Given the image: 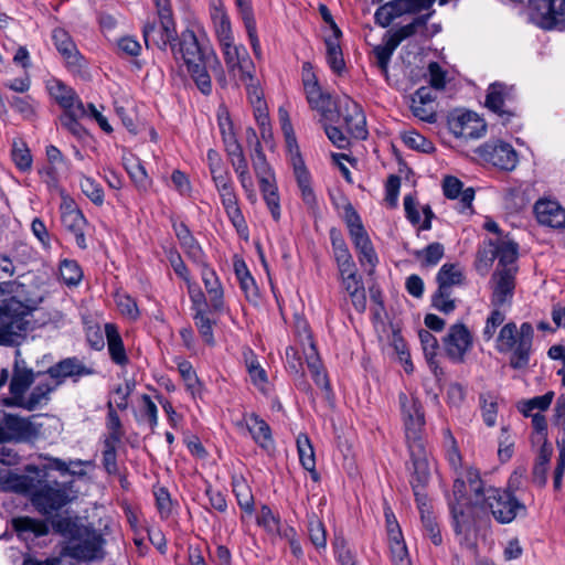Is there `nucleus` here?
I'll return each mask as SVG.
<instances>
[{
	"label": "nucleus",
	"instance_id": "obj_34",
	"mask_svg": "<svg viewBox=\"0 0 565 565\" xmlns=\"http://www.w3.org/2000/svg\"><path fill=\"white\" fill-rule=\"evenodd\" d=\"M291 161L302 200L306 204L312 205L316 202V196L310 184V174L299 152L292 156Z\"/></svg>",
	"mask_w": 565,
	"mask_h": 565
},
{
	"label": "nucleus",
	"instance_id": "obj_6",
	"mask_svg": "<svg viewBox=\"0 0 565 565\" xmlns=\"http://www.w3.org/2000/svg\"><path fill=\"white\" fill-rule=\"evenodd\" d=\"M28 308L15 297L0 305V344H13L28 330Z\"/></svg>",
	"mask_w": 565,
	"mask_h": 565
},
{
	"label": "nucleus",
	"instance_id": "obj_30",
	"mask_svg": "<svg viewBox=\"0 0 565 565\" xmlns=\"http://www.w3.org/2000/svg\"><path fill=\"white\" fill-rule=\"evenodd\" d=\"M245 423L246 428L257 445L267 451L274 448L270 427L264 419L257 414L252 413L245 418Z\"/></svg>",
	"mask_w": 565,
	"mask_h": 565
},
{
	"label": "nucleus",
	"instance_id": "obj_55",
	"mask_svg": "<svg viewBox=\"0 0 565 565\" xmlns=\"http://www.w3.org/2000/svg\"><path fill=\"white\" fill-rule=\"evenodd\" d=\"M82 192L96 205L104 203V190L102 185L89 177H83L79 182Z\"/></svg>",
	"mask_w": 565,
	"mask_h": 565
},
{
	"label": "nucleus",
	"instance_id": "obj_33",
	"mask_svg": "<svg viewBox=\"0 0 565 565\" xmlns=\"http://www.w3.org/2000/svg\"><path fill=\"white\" fill-rule=\"evenodd\" d=\"M105 334L111 361L120 366L126 365L129 360L126 354L122 339L118 332V328L113 323H106Z\"/></svg>",
	"mask_w": 565,
	"mask_h": 565
},
{
	"label": "nucleus",
	"instance_id": "obj_53",
	"mask_svg": "<svg viewBox=\"0 0 565 565\" xmlns=\"http://www.w3.org/2000/svg\"><path fill=\"white\" fill-rule=\"evenodd\" d=\"M308 533L311 543L317 548H324L327 545V532L323 523L316 514H311L308 519Z\"/></svg>",
	"mask_w": 565,
	"mask_h": 565
},
{
	"label": "nucleus",
	"instance_id": "obj_37",
	"mask_svg": "<svg viewBox=\"0 0 565 565\" xmlns=\"http://www.w3.org/2000/svg\"><path fill=\"white\" fill-rule=\"evenodd\" d=\"M87 110L84 105L75 106L74 110L64 111L60 116L61 126L78 139H83L87 132L78 119L85 117Z\"/></svg>",
	"mask_w": 565,
	"mask_h": 565
},
{
	"label": "nucleus",
	"instance_id": "obj_35",
	"mask_svg": "<svg viewBox=\"0 0 565 565\" xmlns=\"http://www.w3.org/2000/svg\"><path fill=\"white\" fill-rule=\"evenodd\" d=\"M239 17L244 23L247 36L256 58H262V47L257 35L256 20L253 9H249L246 2L239 0Z\"/></svg>",
	"mask_w": 565,
	"mask_h": 565
},
{
	"label": "nucleus",
	"instance_id": "obj_56",
	"mask_svg": "<svg viewBox=\"0 0 565 565\" xmlns=\"http://www.w3.org/2000/svg\"><path fill=\"white\" fill-rule=\"evenodd\" d=\"M436 0H397L403 15L404 14H423L422 12H435L431 8Z\"/></svg>",
	"mask_w": 565,
	"mask_h": 565
},
{
	"label": "nucleus",
	"instance_id": "obj_2",
	"mask_svg": "<svg viewBox=\"0 0 565 565\" xmlns=\"http://www.w3.org/2000/svg\"><path fill=\"white\" fill-rule=\"evenodd\" d=\"M505 315L500 308L494 307L486 320L482 330L484 341L493 339L497 329L501 327L495 339V350L502 354H510L509 366L513 370H524L530 365L533 351L534 328L530 322H523L520 327L510 321L505 324Z\"/></svg>",
	"mask_w": 565,
	"mask_h": 565
},
{
	"label": "nucleus",
	"instance_id": "obj_50",
	"mask_svg": "<svg viewBox=\"0 0 565 565\" xmlns=\"http://www.w3.org/2000/svg\"><path fill=\"white\" fill-rule=\"evenodd\" d=\"M403 15L399 6L397 4V0H392L381 6L374 13L375 23L386 28L391 24V22Z\"/></svg>",
	"mask_w": 565,
	"mask_h": 565
},
{
	"label": "nucleus",
	"instance_id": "obj_54",
	"mask_svg": "<svg viewBox=\"0 0 565 565\" xmlns=\"http://www.w3.org/2000/svg\"><path fill=\"white\" fill-rule=\"evenodd\" d=\"M117 440H104L103 459L102 463L108 475H117L119 472L117 465Z\"/></svg>",
	"mask_w": 565,
	"mask_h": 565
},
{
	"label": "nucleus",
	"instance_id": "obj_47",
	"mask_svg": "<svg viewBox=\"0 0 565 565\" xmlns=\"http://www.w3.org/2000/svg\"><path fill=\"white\" fill-rule=\"evenodd\" d=\"M425 359L429 366L436 372L438 364L436 362L437 350L439 348L437 339L428 330H420L418 333Z\"/></svg>",
	"mask_w": 565,
	"mask_h": 565
},
{
	"label": "nucleus",
	"instance_id": "obj_31",
	"mask_svg": "<svg viewBox=\"0 0 565 565\" xmlns=\"http://www.w3.org/2000/svg\"><path fill=\"white\" fill-rule=\"evenodd\" d=\"M7 440L25 441L34 436V427L28 419L8 414L3 423Z\"/></svg>",
	"mask_w": 565,
	"mask_h": 565
},
{
	"label": "nucleus",
	"instance_id": "obj_41",
	"mask_svg": "<svg viewBox=\"0 0 565 565\" xmlns=\"http://www.w3.org/2000/svg\"><path fill=\"white\" fill-rule=\"evenodd\" d=\"M297 449L301 466L312 475L313 480H318L316 472L315 451L311 441L307 435H299L297 438Z\"/></svg>",
	"mask_w": 565,
	"mask_h": 565
},
{
	"label": "nucleus",
	"instance_id": "obj_15",
	"mask_svg": "<svg viewBox=\"0 0 565 565\" xmlns=\"http://www.w3.org/2000/svg\"><path fill=\"white\" fill-rule=\"evenodd\" d=\"M142 33L148 49L157 47L164 51L177 41L174 21L167 19V17H163V20H159V22H147L143 25Z\"/></svg>",
	"mask_w": 565,
	"mask_h": 565
},
{
	"label": "nucleus",
	"instance_id": "obj_40",
	"mask_svg": "<svg viewBox=\"0 0 565 565\" xmlns=\"http://www.w3.org/2000/svg\"><path fill=\"white\" fill-rule=\"evenodd\" d=\"M305 94L310 107L321 113L322 116L328 117L332 105L331 95L323 93L319 84L305 89Z\"/></svg>",
	"mask_w": 565,
	"mask_h": 565
},
{
	"label": "nucleus",
	"instance_id": "obj_51",
	"mask_svg": "<svg viewBox=\"0 0 565 565\" xmlns=\"http://www.w3.org/2000/svg\"><path fill=\"white\" fill-rule=\"evenodd\" d=\"M233 492L237 499L238 505L246 512H252L254 507V498L250 489L243 478L233 480Z\"/></svg>",
	"mask_w": 565,
	"mask_h": 565
},
{
	"label": "nucleus",
	"instance_id": "obj_61",
	"mask_svg": "<svg viewBox=\"0 0 565 565\" xmlns=\"http://www.w3.org/2000/svg\"><path fill=\"white\" fill-rule=\"evenodd\" d=\"M212 180L218 192L221 202H225L228 200H233L234 198H237L234 189V182L232 180L230 172L220 177H215Z\"/></svg>",
	"mask_w": 565,
	"mask_h": 565
},
{
	"label": "nucleus",
	"instance_id": "obj_16",
	"mask_svg": "<svg viewBox=\"0 0 565 565\" xmlns=\"http://www.w3.org/2000/svg\"><path fill=\"white\" fill-rule=\"evenodd\" d=\"M472 347V335L463 323L452 324L444 338L446 355L454 363H462Z\"/></svg>",
	"mask_w": 565,
	"mask_h": 565
},
{
	"label": "nucleus",
	"instance_id": "obj_26",
	"mask_svg": "<svg viewBox=\"0 0 565 565\" xmlns=\"http://www.w3.org/2000/svg\"><path fill=\"white\" fill-rule=\"evenodd\" d=\"M349 234L359 254L360 263L362 265L366 263L371 267H375L379 259L374 250L373 244L370 239V236L366 233L364 226L354 227L349 232Z\"/></svg>",
	"mask_w": 565,
	"mask_h": 565
},
{
	"label": "nucleus",
	"instance_id": "obj_36",
	"mask_svg": "<svg viewBox=\"0 0 565 565\" xmlns=\"http://www.w3.org/2000/svg\"><path fill=\"white\" fill-rule=\"evenodd\" d=\"M211 18L220 44L234 40L230 17L222 3L213 6L211 10Z\"/></svg>",
	"mask_w": 565,
	"mask_h": 565
},
{
	"label": "nucleus",
	"instance_id": "obj_1",
	"mask_svg": "<svg viewBox=\"0 0 565 565\" xmlns=\"http://www.w3.org/2000/svg\"><path fill=\"white\" fill-rule=\"evenodd\" d=\"M26 475H11L8 488L29 498L32 507L42 515H51L72 502V487L67 483L46 480V472L36 466H28Z\"/></svg>",
	"mask_w": 565,
	"mask_h": 565
},
{
	"label": "nucleus",
	"instance_id": "obj_29",
	"mask_svg": "<svg viewBox=\"0 0 565 565\" xmlns=\"http://www.w3.org/2000/svg\"><path fill=\"white\" fill-rule=\"evenodd\" d=\"M202 267L201 276L210 298V303L213 310L221 311L224 306L223 301V288L215 271L207 266L204 260L203 264H198Z\"/></svg>",
	"mask_w": 565,
	"mask_h": 565
},
{
	"label": "nucleus",
	"instance_id": "obj_43",
	"mask_svg": "<svg viewBox=\"0 0 565 565\" xmlns=\"http://www.w3.org/2000/svg\"><path fill=\"white\" fill-rule=\"evenodd\" d=\"M554 398V392L550 391L544 395L535 396L530 399L521 401L518 404V409L524 416H530L536 412L543 413L548 409Z\"/></svg>",
	"mask_w": 565,
	"mask_h": 565
},
{
	"label": "nucleus",
	"instance_id": "obj_42",
	"mask_svg": "<svg viewBox=\"0 0 565 565\" xmlns=\"http://www.w3.org/2000/svg\"><path fill=\"white\" fill-rule=\"evenodd\" d=\"M51 94L64 111L74 110L75 106L84 105L76 93L61 82L51 88Z\"/></svg>",
	"mask_w": 565,
	"mask_h": 565
},
{
	"label": "nucleus",
	"instance_id": "obj_58",
	"mask_svg": "<svg viewBox=\"0 0 565 565\" xmlns=\"http://www.w3.org/2000/svg\"><path fill=\"white\" fill-rule=\"evenodd\" d=\"M179 373L186 386V390L195 395L200 390V381L196 376V373L192 366V364L188 361H181L178 364Z\"/></svg>",
	"mask_w": 565,
	"mask_h": 565
},
{
	"label": "nucleus",
	"instance_id": "obj_32",
	"mask_svg": "<svg viewBox=\"0 0 565 565\" xmlns=\"http://www.w3.org/2000/svg\"><path fill=\"white\" fill-rule=\"evenodd\" d=\"M12 527L18 535L24 540L33 534L35 537L49 534L50 526L46 521L31 516H18L12 519Z\"/></svg>",
	"mask_w": 565,
	"mask_h": 565
},
{
	"label": "nucleus",
	"instance_id": "obj_23",
	"mask_svg": "<svg viewBox=\"0 0 565 565\" xmlns=\"http://www.w3.org/2000/svg\"><path fill=\"white\" fill-rule=\"evenodd\" d=\"M534 212L540 224L553 228L565 227V209L558 202L539 200L534 205Z\"/></svg>",
	"mask_w": 565,
	"mask_h": 565
},
{
	"label": "nucleus",
	"instance_id": "obj_5",
	"mask_svg": "<svg viewBox=\"0 0 565 565\" xmlns=\"http://www.w3.org/2000/svg\"><path fill=\"white\" fill-rule=\"evenodd\" d=\"M398 401L411 459L428 458V451L423 438L425 415L420 402L416 397L406 395L405 393L399 394Z\"/></svg>",
	"mask_w": 565,
	"mask_h": 565
},
{
	"label": "nucleus",
	"instance_id": "obj_62",
	"mask_svg": "<svg viewBox=\"0 0 565 565\" xmlns=\"http://www.w3.org/2000/svg\"><path fill=\"white\" fill-rule=\"evenodd\" d=\"M388 546L391 552L392 562L394 565H411L408 559V552L403 540L401 539H388Z\"/></svg>",
	"mask_w": 565,
	"mask_h": 565
},
{
	"label": "nucleus",
	"instance_id": "obj_11",
	"mask_svg": "<svg viewBox=\"0 0 565 565\" xmlns=\"http://www.w3.org/2000/svg\"><path fill=\"white\" fill-rule=\"evenodd\" d=\"M252 162L256 177L259 180V186L263 193V198L270 211V214L275 221H279V196L277 193V186L275 185L274 173L266 160V157L253 158Z\"/></svg>",
	"mask_w": 565,
	"mask_h": 565
},
{
	"label": "nucleus",
	"instance_id": "obj_49",
	"mask_svg": "<svg viewBox=\"0 0 565 565\" xmlns=\"http://www.w3.org/2000/svg\"><path fill=\"white\" fill-rule=\"evenodd\" d=\"M11 157L20 171H28L32 167V156L25 142L22 140H13Z\"/></svg>",
	"mask_w": 565,
	"mask_h": 565
},
{
	"label": "nucleus",
	"instance_id": "obj_8",
	"mask_svg": "<svg viewBox=\"0 0 565 565\" xmlns=\"http://www.w3.org/2000/svg\"><path fill=\"white\" fill-rule=\"evenodd\" d=\"M515 100V89L512 85L495 82L489 85L486 95V107L498 115L503 125L516 116L513 107Z\"/></svg>",
	"mask_w": 565,
	"mask_h": 565
},
{
	"label": "nucleus",
	"instance_id": "obj_57",
	"mask_svg": "<svg viewBox=\"0 0 565 565\" xmlns=\"http://www.w3.org/2000/svg\"><path fill=\"white\" fill-rule=\"evenodd\" d=\"M452 290L437 289L431 297V306L443 312L450 313L456 309V300L451 297Z\"/></svg>",
	"mask_w": 565,
	"mask_h": 565
},
{
	"label": "nucleus",
	"instance_id": "obj_28",
	"mask_svg": "<svg viewBox=\"0 0 565 565\" xmlns=\"http://www.w3.org/2000/svg\"><path fill=\"white\" fill-rule=\"evenodd\" d=\"M433 12H426L416 17L411 23L403 25L396 30H390L386 34L391 38V40L395 43V45H399L402 41L420 34L425 38L429 36L427 32V22L431 18Z\"/></svg>",
	"mask_w": 565,
	"mask_h": 565
},
{
	"label": "nucleus",
	"instance_id": "obj_60",
	"mask_svg": "<svg viewBox=\"0 0 565 565\" xmlns=\"http://www.w3.org/2000/svg\"><path fill=\"white\" fill-rule=\"evenodd\" d=\"M246 87L248 99L254 110H259L260 107L265 106L263 90L259 87L258 81L255 78V73H252V79H239Z\"/></svg>",
	"mask_w": 565,
	"mask_h": 565
},
{
	"label": "nucleus",
	"instance_id": "obj_4",
	"mask_svg": "<svg viewBox=\"0 0 565 565\" xmlns=\"http://www.w3.org/2000/svg\"><path fill=\"white\" fill-rule=\"evenodd\" d=\"M171 51L177 61H183L200 92L209 95L212 92V82L206 63L211 57H215L213 51L200 43L191 30L181 33L174 44H171Z\"/></svg>",
	"mask_w": 565,
	"mask_h": 565
},
{
	"label": "nucleus",
	"instance_id": "obj_45",
	"mask_svg": "<svg viewBox=\"0 0 565 565\" xmlns=\"http://www.w3.org/2000/svg\"><path fill=\"white\" fill-rule=\"evenodd\" d=\"M234 270L237 279L239 280L241 288L245 292L246 297L256 298L258 295L257 286L244 260H236L234 263Z\"/></svg>",
	"mask_w": 565,
	"mask_h": 565
},
{
	"label": "nucleus",
	"instance_id": "obj_13",
	"mask_svg": "<svg viewBox=\"0 0 565 565\" xmlns=\"http://www.w3.org/2000/svg\"><path fill=\"white\" fill-rule=\"evenodd\" d=\"M448 128L456 138L479 139L487 132V124L473 111L452 113L448 117Z\"/></svg>",
	"mask_w": 565,
	"mask_h": 565
},
{
	"label": "nucleus",
	"instance_id": "obj_17",
	"mask_svg": "<svg viewBox=\"0 0 565 565\" xmlns=\"http://www.w3.org/2000/svg\"><path fill=\"white\" fill-rule=\"evenodd\" d=\"M342 288L349 294L354 308L362 312L366 308V296L355 263L338 267Z\"/></svg>",
	"mask_w": 565,
	"mask_h": 565
},
{
	"label": "nucleus",
	"instance_id": "obj_46",
	"mask_svg": "<svg viewBox=\"0 0 565 565\" xmlns=\"http://www.w3.org/2000/svg\"><path fill=\"white\" fill-rule=\"evenodd\" d=\"M339 36L340 34H334V38L326 40L328 64L331 70L338 74H340L345 66L342 50L338 40Z\"/></svg>",
	"mask_w": 565,
	"mask_h": 565
},
{
	"label": "nucleus",
	"instance_id": "obj_3",
	"mask_svg": "<svg viewBox=\"0 0 565 565\" xmlns=\"http://www.w3.org/2000/svg\"><path fill=\"white\" fill-rule=\"evenodd\" d=\"M34 380L35 374L32 369H29L23 360L17 359L9 384L10 395L2 398V405L34 411L46 404L50 399V394L56 388L57 384L52 385L49 382H40L32 388L29 395H25Z\"/></svg>",
	"mask_w": 565,
	"mask_h": 565
},
{
	"label": "nucleus",
	"instance_id": "obj_38",
	"mask_svg": "<svg viewBox=\"0 0 565 565\" xmlns=\"http://www.w3.org/2000/svg\"><path fill=\"white\" fill-rule=\"evenodd\" d=\"M329 236L337 266L341 267L354 263L353 257L348 248V245L340 230L335 227L330 228Z\"/></svg>",
	"mask_w": 565,
	"mask_h": 565
},
{
	"label": "nucleus",
	"instance_id": "obj_39",
	"mask_svg": "<svg viewBox=\"0 0 565 565\" xmlns=\"http://www.w3.org/2000/svg\"><path fill=\"white\" fill-rule=\"evenodd\" d=\"M463 274L456 264H444L436 276L438 289L451 290L454 286H460L463 281Z\"/></svg>",
	"mask_w": 565,
	"mask_h": 565
},
{
	"label": "nucleus",
	"instance_id": "obj_27",
	"mask_svg": "<svg viewBox=\"0 0 565 565\" xmlns=\"http://www.w3.org/2000/svg\"><path fill=\"white\" fill-rule=\"evenodd\" d=\"M93 370L83 364L77 358H67L47 370V374L52 379H56L57 385L62 383L65 377L85 376L93 374Z\"/></svg>",
	"mask_w": 565,
	"mask_h": 565
},
{
	"label": "nucleus",
	"instance_id": "obj_14",
	"mask_svg": "<svg viewBox=\"0 0 565 565\" xmlns=\"http://www.w3.org/2000/svg\"><path fill=\"white\" fill-rule=\"evenodd\" d=\"M335 106L347 132L356 139H365L367 137L366 120L361 106L347 95L340 98Z\"/></svg>",
	"mask_w": 565,
	"mask_h": 565
},
{
	"label": "nucleus",
	"instance_id": "obj_48",
	"mask_svg": "<svg viewBox=\"0 0 565 565\" xmlns=\"http://www.w3.org/2000/svg\"><path fill=\"white\" fill-rule=\"evenodd\" d=\"M445 248L440 243H431L422 250H416L415 256L422 260L423 267H434L444 257Z\"/></svg>",
	"mask_w": 565,
	"mask_h": 565
},
{
	"label": "nucleus",
	"instance_id": "obj_59",
	"mask_svg": "<svg viewBox=\"0 0 565 565\" xmlns=\"http://www.w3.org/2000/svg\"><path fill=\"white\" fill-rule=\"evenodd\" d=\"M245 364L248 371V374L254 384L265 383L267 381V375L265 370L260 366L257 358L253 353V351L248 350L244 352Z\"/></svg>",
	"mask_w": 565,
	"mask_h": 565
},
{
	"label": "nucleus",
	"instance_id": "obj_9",
	"mask_svg": "<svg viewBox=\"0 0 565 565\" xmlns=\"http://www.w3.org/2000/svg\"><path fill=\"white\" fill-rule=\"evenodd\" d=\"M224 62L228 73L238 79H252L255 65L244 45H235L234 40L221 43Z\"/></svg>",
	"mask_w": 565,
	"mask_h": 565
},
{
	"label": "nucleus",
	"instance_id": "obj_10",
	"mask_svg": "<svg viewBox=\"0 0 565 565\" xmlns=\"http://www.w3.org/2000/svg\"><path fill=\"white\" fill-rule=\"evenodd\" d=\"M476 153L484 162L511 171L516 167L518 153L514 148L501 140H490L476 149Z\"/></svg>",
	"mask_w": 565,
	"mask_h": 565
},
{
	"label": "nucleus",
	"instance_id": "obj_12",
	"mask_svg": "<svg viewBox=\"0 0 565 565\" xmlns=\"http://www.w3.org/2000/svg\"><path fill=\"white\" fill-rule=\"evenodd\" d=\"M533 20L544 30L565 31V0H535Z\"/></svg>",
	"mask_w": 565,
	"mask_h": 565
},
{
	"label": "nucleus",
	"instance_id": "obj_63",
	"mask_svg": "<svg viewBox=\"0 0 565 565\" xmlns=\"http://www.w3.org/2000/svg\"><path fill=\"white\" fill-rule=\"evenodd\" d=\"M222 205L234 227L238 232H241L242 230H246V222L238 206L237 198L222 202Z\"/></svg>",
	"mask_w": 565,
	"mask_h": 565
},
{
	"label": "nucleus",
	"instance_id": "obj_7",
	"mask_svg": "<svg viewBox=\"0 0 565 565\" xmlns=\"http://www.w3.org/2000/svg\"><path fill=\"white\" fill-rule=\"evenodd\" d=\"M491 511L495 521L502 524L511 523L519 514H525L526 508L512 492L498 488H487L479 504Z\"/></svg>",
	"mask_w": 565,
	"mask_h": 565
},
{
	"label": "nucleus",
	"instance_id": "obj_25",
	"mask_svg": "<svg viewBox=\"0 0 565 565\" xmlns=\"http://www.w3.org/2000/svg\"><path fill=\"white\" fill-rule=\"evenodd\" d=\"M53 43L68 66H81L83 60L71 35L62 28L52 32Z\"/></svg>",
	"mask_w": 565,
	"mask_h": 565
},
{
	"label": "nucleus",
	"instance_id": "obj_52",
	"mask_svg": "<svg viewBox=\"0 0 565 565\" xmlns=\"http://www.w3.org/2000/svg\"><path fill=\"white\" fill-rule=\"evenodd\" d=\"M60 276L66 285L76 286L82 280L83 271L77 262L64 259L60 264Z\"/></svg>",
	"mask_w": 565,
	"mask_h": 565
},
{
	"label": "nucleus",
	"instance_id": "obj_22",
	"mask_svg": "<svg viewBox=\"0 0 565 565\" xmlns=\"http://www.w3.org/2000/svg\"><path fill=\"white\" fill-rule=\"evenodd\" d=\"M104 540L96 532H87L84 539L71 542L68 554L77 559L92 561L99 556Z\"/></svg>",
	"mask_w": 565,
	"mask_h": 565
},
{
	"label": "nucleus",
	"instance_id": "obj_18",
	"mask_svg": "<svg viewBox=\"0 0 565 565\" xmlns=\"http://www.w3.org/2000/svg\"><path fill=\"white\" fill-rule=\"evenodd\" d=\"M515 276L516 274H513V269L493 271L490 279L492 290L491 305L493 307L500 308L512 302L515 289Z\"/></svg>",
	"mask_w": 565,
	"mask_h": 565
},
{
	"label": "nucleus",
	"instance_id": "obj_21",
	"mask_svg": "<svg viewBox=\"0 0 565 565\" xmlns=\"http://www.w3.org/2000/svg\"><path fill=\"white\" fill-rule=\"evenodd\" d=\"M489 245L491 247L489 250V259L492 262L494 258H498V265L494 270L504 271L513 269V274H516L518 244L510 241H500L497 243L490 241Z\"/></svg>",
	"mask_w": 565,
	"mask_h": 565
},
{
	"label": "nucleus",
	"instance_id": "obj_24",
	"mask_svg": "<svg viewBox=\"0 0 565 565\" xmlns=\"http://www.w3.org/2000/svg\"><path fill=\"white\" fill-rule=\"evenodd\" d=\"M173 231L175 233L177 238L180 242V245L185 253V255L195 264H203L205 254L199 244V242L195 239V237L192 235L189 227L183 223H172Z\"/></svg>",
	"mask_w": 565,
	"mask_h": 565
},
{
	"label": "nucleus",
	"instance_id": "obj_20",
	"mask_svg": "<svg viewBox=\"0 0 565 565\" xmlns=\"http://www.w3.org/2000/svg\"><path fill=\"white\" fill-rule=\"evenodd\" d=\"M305 339L308 341V348L303 349L308 370L311 374L316 385L326 392H330V383L324 369L321 365L315 343L311 340V334L308 332L307 323L302 322Z\"/></svg>",
	"mask_w": 565,
	"mask_h": 565
},
{
	"label": "nucleus",
	"instance_id": "obj_44",
	"mask_svg": "<svg viewBox=\"0 0 565 565\" xmlns=\"http://www.w3.org/2000/svg\"><path fill=\"white\" fill-rule=\"evenodd\" d=\"M396 49L397 45H395V43L386 33L383 38V43L374 46L373 49V54L376 58V64L384 75L387 74L391 57Z\"/></svg>",
	"mask_w": 565,
	"mask_h": 565
},
{
	"label": "nucleus",
	"instance_id": "obj_19",
	"mask_svg": "<svg viewBox=\"0 0 565 565\" xmlns=\"http://www.w3.org/2000/svg\"><path fill=\"white\" fill-rule=\"evenodd\" d=\"M412 465L414 470L412 472L411 486L416 498L420 516H423L424 514L431 513L427 495L424 493V489L430 477L428 458L412 459Z\"/></svg>",
	"mask_w": 565,
	"mask_h": 565
},
{
	"label": "nucleus",
	"instance_id": "obj_64",
	"mask_svg": "<svg viewBox=\"0 0 565 565\" xmlns=\"http://www.w3.org/2000/svg\"><path fill=\"white\" fill-rule=\"evenodd\" d=\"M402 139L407 147L415 150L428 153L434 149L433 143L416 131L404 132Z\"/></svg>",
	"mask_w": 565,
	"mask_h": 565
}]
</instances>
